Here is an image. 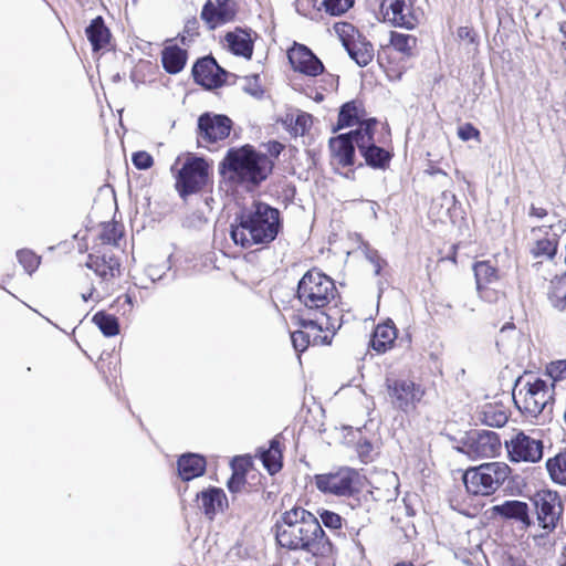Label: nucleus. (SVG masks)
Segmentation results:
<instances>
[{
    "mask_svg": "<svg viewBox=\"0 0 566 566\" xmlns=\"http://www.w3.org/2000/svg\"><path fill=\"white\" fill-rule=\"evenodd\" d=\"M196 500L201 502L200 507L203 514L212 521L219 512H223L228 507V499L224 491L218 486H208L198 492Z\"/></svg>",
    "mask_w": 566,
    "mask_h": 566,
    "instance_id": "nucleus-22",
    "label": "nucleus"
},
{
    "mask_svg": "<svg viewBox=\"0 0 566 566\" xmlns=\"http://www.w3.org/2000/svg\"><path fill=\"white\" fill-rule=\"evenodd\" d=\"M217 14L218 10L216 4L211 0H207L202 7L200 18L208 25L209 30H214L224 24L223 20Z\"/></svg>",
    "mask_w": 566,
    "mask_h": 566,
    "instance_id": "nucleus-39",
    "label": "nucleus"
},
{
    "mask_svg": "<svg viewBox=\"0 0 566 566\" xmlns=\"http://www.w3.org/2000/svg\"><path fill=\"white\" fill-rule=\"evenodd\" d=\"M94 292H95V289H94V287H92V289H91V291H90L88 293H83V294H82V300H83L84 302H87L90 298H92V297H93V293H94Z\"/></svg>",
    "mask_w": 566,
    "mask_h": 566,
    "instance_id": "nucleus-62",
    "label": "nucleus"
},
{
    "mask_svg": "<svg viewBox=\"0 0 566 566\" xmlns=\"http://www.w3.org/2000/svg\"><path fill=\"white\" fill-rule=\"evenodd\" d=\"M85 34L90 41L93 51L104 49L111 40V31L106 27L103 17L97 15L94 18L85 29Z\"/></svg>",
    "mask_w": 566,
    "mask_h": 566,
    "instance_id": "nucleus-26",
    "label": "nucleus"
},
{
    "mask_svg": "<svg viewBox=\"0 0 566 566\" xmlns=\"http://www.w3.org/2000/svg\"><path fill=\"white\" fill-rule=\"evenodd\" d=\"M364 120L365 119H359V109L356 102L349 101L339 107L337 125L333 130L336 132L343 128L353 127L354 125H357L358 127Z\"/></svg>",
    "mask_w": 566,
    "mask_h": 566,
    "instance_id": "nucleus-30",
    "label": "nucleus"
},
{
    "mask_svg": "<svg viewBox=\"0 0 566 566\" xmlns=\"http://www.w3.org/2000/svg\"><path fill=\"white\" fill-rule=\"evenodd\" d=\"M334 335H335V333H333V332H332L331 336H328V335L322 336L321 335V338H319L321 345H331L332 344V338H333Z\"/></svg>",
    "mask_w": 566,
    "mask_h": 566,
    "instance_id": "nucleus-61",
    "label": "nucleus"
},
{
    "mask_svg": "<svg viewBox=\"0 0 566 566\" xmlns=\"http://www.w3.org/2000/svg\"><path fill=\"white\" fill-rule=\"evenodd\" d=\"M458 36L462 40H468L470 43H474L476 38L473 30L469 27H460L458 29Z\"/></svg>",
    "mask_w": 566,
    "mask_h": 566,
    "instance_id": "nucleus-56",
    "label": "nucleus"
},
{
    "mask_svg": "<svg viewBox=\"0 0 566 566\" xmlns=\"http://www.w3.org/2000/svg\"><path fill=\"white\" fill-rule=\"evenodd\" d=\"M300 328L301 329L291 333V342L298 356L311 345V335L306 332L307 328Z\"/></svg>",
    "mask_w": 566,
    "mask_h": 566,
    "instance_id": "nucleus-42",
    "label": "nucleus"
},
{
    "mask_svg": "<svg viewBox=\"0 0 566 566\" xmlns=\"http://www.w3.org/2000/svg\"><path fill=\"white\" fill-rule=\"evenodd\" d=\"M167 270H170V264L169 265H149L147 269H146V273L148 275V277L151 280V282H156L158 280H161L163 276L165 275V272Z\"/></svg>",
    "mask_w": 566,
    "mask_h": 566,
    "instance_id": "nucleus-53",
    "label": "nucleus"
},
{
    "mask_svg": "<svg viewBox=\"0 0 566 566\" xmlns=\"http://www.w3.org/2000/svg\"><path fill=\"white\" fill-rule=\"evenodd\" d=\"M532 502L536 510L538 525L548 532L554 531L564 513V504L560 495L556 491H537Z\"/></svg>",
    "mask_w": 566,
    "mask_h": 566,
    "instance_id": "nucleus-11",
    "label": "nucleus"
},
{
    "mask_svg": "<svg viewBox=\"0 0 566 566\" xmlns=\"http://www.w3.org/2000/svg\"><path fill=\"white\" fill-rule=\"evenodd\" d=\"M378 120L375 117L367 118L363 122V135L358 145V153L364 159L357 168L367 166L374 170H382L389 168L394 157V153L385 147L376 144L375 130Z\"/></svg>",
    "mask_w": 566,
    "mask_h": 566,
    "instance_id": "nucleus-7",
    "label": "nucleus"
},
{
    "mask_svg": "<svg viewBox=\"0 0 566 566\" xmlns=\"http://www.w3.org/2000/svg\"><path fill=\"white\" fill-rule=\"evenodd\" d=\"M287 59L295 72L315 77L324 73V64L305 44L296 43L287 50Z\"/></svg>",
    "mask_w": 566,
    "mask_h": 566,
    "instance_id": "nucleus-18",
    "label": "nucleus"
},
{
    "mask_svg": "<svg viewBox=\"0 0 566 566\" xmlns=\"http://www.w3.org/2000/svg\"><path fill=\"white\" fill-rule=\"evenodd\" d=\"M546 469L553 482L566 485V450L547 459Z\"/></svg>",
    "mask_w": 566,
    "mask_h": 566,
    "instance_id": "nucleus-32",
    "label": "nucleus"
},
{
    "mask_svg": "<svg viewBox=\"0 0 566 566\" xmlns=\"http://www.w3.org/2000/svg\"><path fill=\"white\" fill-rule=\"evenodd\" d=\"M283 230L282 212L261 200L241 207L230 226V238L235 245L250 249L269 247Z\"/></svg>",
    "mask_w": 566,
    "mask_h": 566,
    "instance_id": "nucleus-3",
    "label": "nucleus"
},
{
    "mask_svg": "<svg viewBox=\"0 0 566 566\" xmlns=\"http://www.w3.org/2000/svg\"><path fill=\"white\" fill-rule=\"evenodd\" d=\"M233 122L224 114L202 113L197 119L198 147H208L230 136Z\"/></svg>",
    "mask_w": 566,
    "mask_h": 566,
    "instance_id": "nucleus-10",
    "label": "nucleus"
},
{
    "mask_svg": "<svg viewBox=\"0 0 566 566\" xmlns=\"http://www.w3.org/2000/svg\"><path fill=\"white\" fill-rule=\"evenodd\" d=\"M386 51H387V49L382 48V50L378 51V53H377V62L379 63L380 66H384V61L386 59Z\"/></svg>",
    "mask_w": 566,
    "mask_h": 566,
    "instance_id": "nucleus-60",
    "label": "nucleus"
},
{
    "mask_svg": "<svg viewBox=\"0 0 566 566\" xmlns=\"http://www.w3.org/2000/svg\"><path fill=\"white\" fill-rule=\"evenodd\" d=\"M188 53L178 45H170L161 51V64L169 74H178L187 63Z\"/></svg>",
    "mask_w": 566,
    "mask_h": 566,
    "instance_id": "nucleus-29",
    "label": "nucleus"
},
{
    "mask_svg": "<svg viewBox=\"0 0 566 566\" xmlns=\"http://www.w3.org/2000/svg\"><path fill=\"white\" fill-rule=\"evenodd\" d=\"M191 75L196 84L208 91L223 86L229 76H234L220 66L212 55L199 57L192 65Z\"/></svg>",
    "mask_w": 566,
    "mask_h": 566,
    "instance_id": "nucleus-13",
    "label": "nucleus"
},
{
    "mask_svg": "<svg viewBox=\"0 0 566 566\" xmlns=\"http://www.w3.org/2000/svg\"><path fill=\"white\" fill-rule=\"evenodd\" d=\"M491 512L494 516L515 521L525 527H530L533 524L528 504L520 500H506L501 504L493 505Z\"/></svg>",
    "mask_w": 566,
    "mask_h": 566,
    "instance_id": "nucleus-20",
    "label": "nucleus"
},
{
    "mask_svg": "<svg viewBox=\"0 0 566 566\" xmlns=\"http://www.w3.org/2000/svg\"><path fill=\"white\" fill-rule=\"evenodd\" d=\"M198 29L199 21L197 20V18L193 17L187 20L184 28V34L181 35V43L187 44V36L185 34H187L189 38L197 36L199 34Z\"/></svg>",
    "mask_w": 566,
    "mask_h": 566,
    "instance_id": "nucleus-52",
    "label": "nucleus"
},
{
    "mask_svg": "<svg viewBox=\"0 0 566 566\" xmlns=\"http://www.w3.org/2000/svg\"><path fill=\"white\" fill-rule=\"evenodd\" d=\"M528 214L531 217H536V218H544L547 216V210L544 209V208H538V207H535L534 205L531 206L530 208V212Z\"/></svg>",
    "mask_w": 566,
    "mask_h": 566,
    "instance_id": "nucleus-57",
    "label": "nucleus"
},
{
    "mask_svg": "<svg viewBox=\"0 0 566 566\" xmlns=\"http://www.w3.org/2000/svg\"><path fill=\"white\" fill-rule=\"evenodd\" d=\"M381 7L396 27L412 30L418 24L410 0H384Z\"/></svg>",
    "mask_w": 566,
    "mask_h": 566,
    "instance_id": "nucleus-19",
    "label": "nucleus"
},
{
    "mask_svg": "<svg viewBox=\"0 0 566 566\" xmlns=\"http://www.w3.org/2000/svg\"><path fill=\"white\" fill-rule=\"evenodd\" d=\"M318 515L321 525L334 531L342 528L343 517L339 514L323 509L318 511Z\"/></svg>",
    "mask_w": 566,
    "mask_h": 566,
    "instance_id": "nucleus-43",
    "label": "nucleus"
},
{
    "mask_svg": "<svg viewBox=\"0 0 566 566\" xmlns=\"http://www.w3.org/2000/svg\"><path fill=\"white\" fill-rule=\"evenodd\" d=\"M122 238V233L117 231V228L115 224H107L102 234H101V239L103 240V242H106V243H114L116 244L117 241Z\"/></svg>",
    "mask_w": 566,
    "mask_h": 566,
    "instance_id": "nucleus-51",
    "label": "nucleus"
},
{
    "mask_svg": "<svg viewBox=\"0 0 566 566\" xmlns=\"http://www.w3.org/2000/svg\"><path fill=\"white\" fill-rule=\"evenodd\" d=\"M355 4V0H322L321 8L331 17H342Z\"/></svg>",
    "mask_w": 566,
    "mask_h": 566,
    "instance_id": "nucleus-37",
    "label": "nucleus"
},
{
    "mask_svg": "<svg viewBox=\"0 0 566 566\" xmlns=\"http://www.w3.org/2000/svg\"><path fill=\"white\" fill-rule=\"evenodd\" d=\"M209 179V165L202 157H191L185 161L176 176V189L179 196H188L200 191Z\"/></svg>",
    "mask_w": 566,
    "mask_h": 566,
    "instance_id": "nucleus-9",
    "label": "nucleus"
},
{
    "mask_svg": "<svg viewBox=\"0 0 566 566\" xmlns=\"http://www.w3.org/2000/svg\"><path fill=\"white\" fill-rule=\"evenodd\" d=\"M247 483V478L243 476L242 472H232L231 476L227 482V488L230 493L240 492Z\"/></svg>",
    "mask_w": 566,
    "mask_h": 566,
    "instance_id": "nucleus-48",
    "label": "nucleus"
},
{
    "mask_svg": "<svg viewBox=\"0 0 566 566\" xmlns=\"http://www.w3.org/2000/svg\"><path fill=\"white\" fill-rule=\"evenodd\" d=\"M132 163L137 169L146 170L154 165V158L149 153L138 150L132 155Z\"/></svg>",
    "mask_w": 566,
    "mask_h": 566,
    "instance_id": "nucleus-46",
    "label": "nucleus"
},
{
    "mask_svg": "<svg viewBox=\"0 0 566 566\" xmlns=\"http://www.w3.org/2000/svg\"><path fill=\"white\" fill-rule=\"evenodd\" d=\"M387 390L394 407L405 412L415 408L424 395L420 385L408 379H387Z\"/></svg>",
    "mask_w": 566,
    "mask_h": 566,
    "instance_id": "nucleus-17",
    "label": "nucleus"
},
{
    "mask_svg": "<svg viewBox=\"0 0 566 566\" xmlns=\"http://www.w3.org/2000/svg\"><path fill=\"white\" fill-rule=\"evenodd\" d=\"M548 301L555 310H566V272L552 282Z\"/></svg>",
    "mask_w": 566,
    "mask_h": 566,
    "instance_id": "nucleus-33",
    "label": "nucleus"
},
{
    "mask_svg": "<svg viewBox=\"0 0 566 566\" xmlns=\"http://www.w3.org/2000/svg\"><path fill=\"white\" fill-rule=\"evenodd\" d=\"M476 291L482 298L486 297L489 285L499 281V270L490 261H476L473 263Z\"/></svg>",
    "mask_w": 566,
    "mask_h": 566,
    "instance_id": "nucleus-24",
    "label": "nucleus"
},
{
    "mask_svg": "<svg viewBox=\"0 0 566 566\" xmlns=\"http://www.w3.org/2000/svg\"><path fill=\"white\" fill-rule=\"evenodd\" d=\"M357 450H358V454H359L360 459L364 462H367V460L370 455V452L373 451V443L367 439L360 440L357 443Z\"/></svg>",
    "mask_w": 566,
    "mask_h": 566,
    "instance_id": "nucleus-54",
    "label": "nucleus"
},
{
    "mask_svg": "<svg viewBox=\"0 0 566 566\" xmlns=\"http://www.w3.org/2000/svg\"><path fill=\"white\" fill-rule=\"evenodd\" d=\"M511 468L504 462H488L468 469L462 476L464 486L473 495H491L507 479Z\"/></svg>",
    "mask_w": 566,
    "mask_h": 566,
    "instance_id": "nucleus-6",
    "label": "nucleus"
},
{
    "mask_svg": "<svg viewBox=\"0 0 566 566\" xmlns=\"http://www.w3.org/2000/svg\"><path fill=\"white\" fill-rule=\"evenodd\" d=\"M216 2L217 15L223 20L224 24L234 20L238 11L235 0H216Z\"/></svg>",
    "mask_w": 566,
    "mask_h": 566,
    "instance_id": "nucleus-41",
    "label": "nucleus"
},
{
    "mask_svg": "<svg viewBox=\"0 0 566 566\" xmlns=\"http://www.w3.org/2000/svg\"><path fill=\"white\" fill-rule=\"evenodd\" d=\"M558 242L556 239H539L535 242L531 253L534 258L554 259L557 253Z\"/></svg>",
    "mask_w": 566,
    "mask_h": 566,
    "instance_id": "nucleus-36",
    "label": "nucleus"
},
{
    "mask_svg": "<svg viewBox=\"0 0 566 566\" xmlns=\"http://www.w3.org/2000/svg\"><path fill=\"white\" fill-rule=\"evenodd\" d=\"M231 53L250 60L253 55V42L250 33L238 28L233 32H228L224 36Z\"/></svg>",
    "mask_w": 566,
    "mask_h": 566,
    "instance_id": "nucleus-25",
    "label": "nucleus"
},
{
    "mask_svg": "<svg viewBox=\"0 0 566 566\" xmlns=\"http://www.w3.org/2000/svg\"><path fill=\"white\" fill-rule=\"evenodd\" d=\"M274 163L266 154L247 144L231 147L219 163V172L230 182L245 186H260L272 172Z\"/></svg>",
    "mask_w": 566,
    "mask_h": 566,
    "instance_id": "nucleus-4",
    "label": "nucleus"
},
{
    "mask_svg": "<svg viewBox=\"0 0 566 566\" xmlns=\"http://www.w3.org/2000/svg\"><path fill=\"white\" fill-rule=\"evenodd\" d=\"M92 322L97 326V328L105 337H114L120 332L118 318L114 314H109L106 311L96 312L92 317Z\"/></svg>",
    "mask_w": 566,
    "mask_h": 566,
    "instance_id": "nucleus-31",
    "label": "nucleus"
},
{
    "mask_svg": "<svg viewBox=\"0 0 566 566\" xmlns=\"http://www.w3.org/2000/svg\"><path fill=\"white\" fill-rule=\"evenodd\" d=\"M526 392L523 400V410L532 418H537L541 413L553 412L554 384L548 387L547 382L537 377L533 382L525 385Z\"/></svg>",
    "mask_w": 566,
    "mask_h": 566,
    "instance_id": "nucleus-12",
    "label": "nucleus"
},
{
    "mask_svg": "<svg viewBox=\"0 0 566 566\" xmlns=\"http://www.w3.org/2000/svg\"><path fill=\"white\" fill-rule=\"evenodd\" d=\"M256 457L270 475L279 473L283 468V450L280 436H275L269 441V448H259Z\"/></svg>",
    "mask_w": 566,
    "mask_h": 566,
    "instance_id": "nucleus-23",
    "label": "nucleus"
},
{
    "mask_svg": "<svg viewBox=\"0 0 566 566\" xmlns=\"http://www.w3.org/2000/svg\"><path fill=\"white\" fill-rule=\"evenodd\" d=\"M363 123L355 129L329 138L331 154L342 167H350L356 163V149L360 144Z\"/></svg>",
    "mask_w": 566,
    "mask_h": 566,
    "instance_id": "nucleus-15",
    "label": "nucleus"
},
{
    "mask_svg": "<svg viewBox=\"0 0 566 566\" xmlns=\"http://www.w3.org/2000/svg\"><path fill=\"white\" fill-rule=\"evenodd\" d=\"M276 543L289 551H304L314 556H329L334 546L318 518L310 511L294 506L281 514L272 527Z\"/></svg>",
    "mask_w": 566,
    "mask_h": 566,
    "instance_id": "nucleus-2",
    "label": "nucleus"
},
{
    "mask_svg": "<svg viewBox=\"0 0 566 566\" xmlns=\"http://www.w3.org/2000/svg\"><path fill=\"white\" fill-rule=\"evenodd\" d=\"M481 421L488 427L501 428L509 420L506 412L494 406L484 407L481 412Z\"/></svg>",
    "mask_w": 566,
    "mask_h": 566,
    "instance_id": "nucleus-35",
    "label": "nucleus"
},
{
    "mask_svg": "<svg viewBox=\"0 0 566 566\" xmlns=\"http://www.w3.org/2000/svg\"><path fill=\"white\" fill-rule=\"evenodd\" d=\"M85 265L103 280H108L109 277H114L116 273H119L120 264L118 260L112 255L107 256L104 254L102 256H95L90 254Z\"/></svg>",
    "mask_w": 566,
    "mask_h": 566,
    "instance_id": "nucleus-27",
    "label": "nucleus"
},
{
    "mask_svg": "<svg viewBox=\"0 0 566 566\" xmlns=\"http://www.w3.org/2000/svg\"><path fill=\"white\" fill-rule=\"evenodd\" d=\"M559 32L566 38V21L559 23Z\"/></svg>",
    "mask_w": 566,
    "mask_h": 566,
    "instance_id": "nucleus-64",
    "label": "nucleus"
},
{
    "mask_svg": "<svg viewBox=\"0 0 566 566\" xmlns=\"http://www.w3.org/2000/svg\"><path fill=\"white\" fill-rule=\"evenodd\" d=\"M18 262L28 274L34 273L41 264V256L30 249H20L17 251Z\"/></svg>",
    "mask_w": 566,
    "mask_h": 566,
    "instance_id": "nucleus-38",
    "label": "nucleus"
},
{
    "mask_svg": "<svg viewBox=\"0 0 566 566\" xmlns=\"http://www.w3.org/2000/svg\"><path fill=\"white\" fill-rule=\"evenodd\" d=\"M397 337V329L390 321L386 324L378 325L370 338V347L378 354L386 353L391 347Z\"/></svg>",
    "mask_w": 566,
    "mask_h": 566,
    "instance_id": "nucleus-28",
    "label": "nucleus"
},
{
    "mask_svg": "<svg viewBox=\"0 0 566 566\" xmlns=\"http://www.w3.org/2000/svg\"><path fill=\"white\" fill-rule=\"evenodd\" d=\"M545 375L553 379V382L560 381L566 378V359L551 361L546 365Z\"/></svg>",
    "mask_w": 566,
    "mask_h": 566,
    "instance_id": "nucleus-44",
    "label": "nucleus"
},
{
    "mask_svg": "<svg viewBox=\"0 0 566 566\" xmlns=\"http://www.w3.org/2000/svg\"><path fill=\"white\" fill-rule=\"evenodd\" d=\"M313 124V117L308 113H300L296 117L291 119L290 132L294 136H304L308 133Z\"/></svg>",
    "mask_w": 566,
    "mask_h": 566,
    "instance_id": "nucleus-40",
    "label": "nucleus"
},
{
    "mask_svg": "<svg viewBox=\"0 0 566 566\" xmlns=\"http://www.w3.org/2000/svg\"><path fill=\"white\" fill-rule=\"evenodd\" d=\"M501 450L500 436L490 430H471L463 440L461 451L471 458H492Z\"/></svg>",
    "mask_w": 566,
    "mask_h": 566,
    "instance_id": "nucleus-14",
    "label": "nucleus"
},
{
    "mask_svg": "<svg viewBox=\"0 0 566 566\" xmlns=\"http://www.w3.org/2000/svg\"><path fill=\"white\" fill-rule=\"evenodd\" d=\"M416 44L417 38L411 34L399 33L396 31L390 32L389 45L407 56L412 55V50Z\"/></svg>",
    "mask_w": 566,
    "mask_h": 566,
    "instance_id": "nucleus-34",
    "label": "nucleus"
},
{
    "mask_svg": "<svg viewBox=\"0 0 566 566\" xmlns=\"http://www.w3.org/2000/svg\"><path fill=\"white\" fill-rule=\"evenodd\" d=\"M327 77H328V85L332 87V88H336L338 86V76H335L333 74H327Z\"/></svg>",
    "mask_w": 566,
    "mask_h": 566,
    "instance_id": "nucleus-59",
    "label": "nucleus"
},
{
    "mask_svg": "<svg viewBox=\"0 0 566 566\" xmlns=\"http://www.w3.org/2000/svg\"><path fill=\"white\" fill-rule=\"evenodd\" d=\"M230 464L232 468V472L240 471L242 472L243 476H245V473L249 467L251 465V459L248 455H238L231 460Z\"/></svg>",
    "mask_w": 566,
    "mask_h": 566,
    "instance_id": "nucleus-50",
    "label": "nucleus"
},
{
    "mask_svg": "<svg viewBox=\"0 0 566 566\" xmlns=\"http://www.w3.org/2000/svg\"><path fill=\"white\" fill-rule=\"evenodd\" d=\"M348 56L360 67L367 66L375 56L374 45L352 23L336 22L333 25Z\"/></svg>",
    "mask_w": 566,
    "mask_h": 566,
    "instance_id": "nucleus-8",
    "label": "nucleus"
},
{
    "mask_svg": "<svg viewBox=\"0 0 566 566\" xmlns=\"http://www.w3.org/2000/svg\"><path fill=\"white\" fill-rule=\"evenodd\" d=\"M207 459L195 452H185L177 458V475L184 482L192 481L205 475Z\"/></svg>",
    "mask_w": 566,
    "mask_h": 566,
    "instance_id": "nucleus-21",
    "label": "nucleus"
},
{
    "mask_svg": "<svg viewBox=\"0 0 566 566\" xmlns=\"http://www.w3.org/2000/svg\"><path fill=\"white\" fill-rule=\"evenodd\" d=\"M314 483L319 492L336 496H349V505L353 509L361 507L360 499L356 495L360 486V474L357 470L340 467L328 473L316 474Z\"/></svg>",
    "mask_w": 566,
    "mask_h": 566,
    "instance_id": "nucleus-5",
    "label": "nucleus"
},
{
    "mask_svg": "<svg viewBox=\"0 0 566 566\" xmlns=\"http://www.w3.org/2000/svg\"><path fill=\"white\" fill-rule=\"evenodd\" d=\"M509 458L512 462H538L543 458L544 446L520 431L510 441L505 440Z\"/></svg>",
    "mask_w": 566,
    "mask_h": 566,
    "instance_id": "nucleus-16",
    "label": "nucleus"
},
{
    "mask_svg": "<svg viewBox=\"0 0 566 566\" xmlns=\"http://www.w3.org/2000/svg\"><path fill=\"white\" fill-rule=\"evenodd\" d=\"M247 84L243 86V91L255 98H262L264 90L260 84V75L253 74L245 77Z\"/></svg>",
    "mask_w": 566,
    "mask_h": 566,
    "instance_id": "nucleus-45",
    "label": "nucleus"
},
{
    "mask_svg": "<svg viewBox=\"0 0 566 566\" xmlns=\"http://www.w3.org/2000/svg\"><path fill=\"white\" fill-rule=\"evenodd\" d=\"M457 251H458V245L457 244H452L451 248H450V253L447 255L446 259L450 260L453 263H457Z\"/></svg>",
    "mask_w": 566,
    "mask_h": 566,
    "instance_id": "nucleus-58",
    "label": "nucleus"
},
{
    "mask_svg": "<svg viewBox=\"0 0 566 566\" xmlns=\"http://www.w3.org/2000/svg\"><path fill=\"white\" fill-rule=\"evenodd\" d=\"M321 335L316 334L313 337H311V345H321Z\"/></svg>",
    "mask_w": 566,
    "mask_h": 566,
    "instance_id": "nucleus-63",
    "label": "nucleus"
},
{
    "mask_svg": "<svg viewBox=\"0 0 566 566\" xmlns=\"http://www.w3.org/2000/svg\"><path fill=\"white\" fill-rule=\"evenodd\" d=\"M338 296L335 281L317 268L306 271L300 279L295 297L302 305L296 311V324L302 328H316L318 332L336 331L340 322L331 311V303Z\"/></svg>",
    "mask_w": 566,
    "mask_h": 566,
    "instance_id": "nucleus-1",
    "label": "nucleus"
},
{
    "mask_svg": "<svg viewBox=\"0 0 566 566\" xmlns=\"http://www.w3.org/2000/svg\"><path fill=\"white\" fill-rule=\"evenodd\" d=\"M266 151L270 156L277 158L284 150V145L277 140H270L266 145Z\"/></svg>",
    "mask_w": 566,
    "mask_h": 566,
    "instance_id": "nucleus-55",
    "label": "nucleus"
},
{
    "mask_svg": "<svg viewBox=\"0 0 566 566\" xmlns=\"http://www.w3.org/2000/svg\"><path fill=\"white\" fill-rule=\"evenodd\" d=\"M365 256L374 265V274L380 275L382 268L387 265V261L380 256L376 249L371 248L366 249Z\"/></svg>",
    "mask_w": 566,
    "mask_h": 566,
    "instance_id": "nucleus-47",
    "label": "nucleus"
},
{
    "mask_svg": "<svg viewBox=\"0 0 566 566\" xmlns=\"http://www.w3.org/2000/svg\"><path fill=\"white\" fill-rule=\"evenodd\" d=\"M458 136L461 140L478 139L480 130L471 123H465L458 128Z\"/></svg>",
    "mask_w": 566,
    "mask_h": 566,
    "instance_id": "nucleus-49",
    "label": "nucleus"
}]
</instances>
